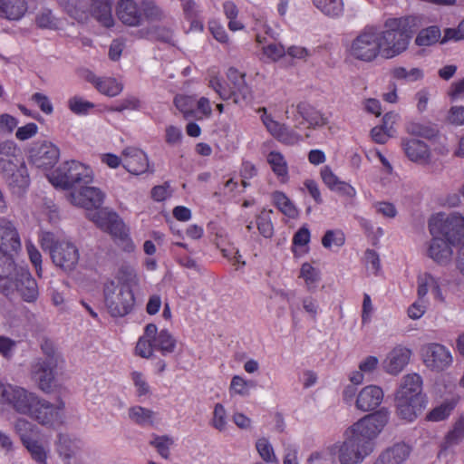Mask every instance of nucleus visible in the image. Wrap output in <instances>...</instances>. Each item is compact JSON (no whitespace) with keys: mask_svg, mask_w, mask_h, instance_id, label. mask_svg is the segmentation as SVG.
Returning a JSON list of instances; mask_svg holds the SVG:
<instances>
[{"mask_svg":"<svg viewBox=\"0 0 464 464\" xmlns=\"http://www.w3.org/2000/svg\"><path fill=\"white\" fill-rule=\"evenodd\" d=\"M103 192L88 185L82 184L71 193V201L73 205L92 210L88 218L102 230L109 233L116 245L123 251L131 253L135 245L130 237L129 228L116 212L101 208L103 203Z\"/></svg>","mask_w":464,"mask_h":464,"instance_id":"1","label":"nucleus"},{"mask_svg":"<svg viewBox=\"0 0 464 464\" xmlns=\"http://www.w3.org/2000/svg\"><path fill=\"white\" fill-rule=\"evenodd\" d=\"M390 419L387 409L368 414L346 430L347 438L339 446L340 464H361L375 448L374 440L386 426Z\"/></svg>","mask_w":464,"mask_h":464,"instance_id":"2","label":"nucleus"},{"mask_svg":"<svg viewBox=\"0 0 464 464\" xmlns=\"http://www.w3.org/2000/svg\"><path fill=\"white\" fill-rule=\"evenodd\" d=\"M0 405L27 415L42 425L54 427L63 422V404H52L23 387L4 383L1 380Z\"/></svg>","mask_w":464,"mask_h":464,"instance_id":"3","label":"nucleus"},{"mask_svg":"<svg viewBox=\"0 0 464 464\" xmlns=\"http://www.w3.org/2000/svg\"><path fill=\"white\" fill-rule=\"evenodd\" d=\"M417 18L412 15L385 20L383 30L378 29L382 56L391 59L404 53L416 31Z\"/></svg>","mask_w":464,"mask_h":464,"instance_id":"4","label":"nucleus"},{"mask_svg":"<svg viewBox=\"0 0 464 464\" xmlns=\"http://www.w3.org/2000/svg\"><path fill=\"white\" fill-rule=\"evenodd\" d=\"M14 291L27 303H34L39 296L37 282L29 270L17 269L10 262L6 267L0 266V292L8 297Z\"/></svg>","mask_w":464,"mask_h":464,"instance_id":"5","label":"nucleus"},{"mask_svg":"<svg viewBox=\"0 0 464 464\" xmlns=\"http://www.w3.org/2000/svg\"><path fill=\"white\" fill-rule=\"evenodd\" d=\"M40 244L50 253L53 263L65 272L73 271L80 259L78 247L69 240H59L55 235L44 231L40 235Z\"/></svg>","mask_w":464,"mask_h":464,"instance_id":"6","label":"nucleus"},{"mask_svg":"<svg viewBox=\"0 0 464 464\" xmlns=\"http://www.w3.org/2000/svg\"><path fill=\"white\" fill-rule=\"evenodd\" d=\"M116 14L123 24L130 27H138L143 21H160L162 18V11L151 0H142L140 3L120 0Z\"/></svg>","mask_w":464,"mask_h":464,"instance_id":"7","label":"nucleus"},{"mask_svg":"<svg viewBox=\"0 0 464 464\" xmlns=\"http://www.w3.org/2000/svg\"><path fill=\"white\" fill-rule=\"evenodd\" d=\"M227 78L232 84V88L228 89L218 75H210L209 77L208 86L218 94L220 99L224 101L232 99L236 104H241L251 99L252 91L246 82V73L235 67H229Z\"/></svg>","mask_w":464,"mask_h":464,"instance_id":"8","label":"nucleus"},{"mask_svg":"<svg viewBox=\"0 0 464 464\" xmlns=\"http://www.w3.org/2000/svg\"><path fill=\"white\" fill-rule=\"evenodd\" d=\"M104 304L112 317H124L135 304V296L131 287L126 283L110 280L103 286Z\"/></svg>","mask_w":464,"mask_h":464,"instance_id":"9","label":"nucleus"},{"mask_svg":"<svg viewBox=\"0 0 464 464\" xmlns=\"http://www.w3.org/2000/svg\"><path fill=\"white\" fill-rule=\"evenodd\" d=\"M48 178L56 188L75 189L82 184L92 183L93 173L89 166L77 160H69L63 162Z\"/></svg>","mask_w":464,"mask_h":464,"instance_id":"10","label":"nucleus"},{"mask_svg":"<svg viewBox=\"0 0 464 464\" xmlns=\"http://www.w3.org/2000/svg\"><path fill=\"white\" fill-rule=\"evenodd\" d=\"M347 56L354 60L371 63L382 55L378 28L366 25L350 43L346 49Z\"/></svg>","mask_w":464,"mask_h":464,"instance_id":"11","label":"nucleus"},{"mask_svg":"<svg viewBox=\"0 0 464 464\" xmlns=\"http://www.w3.org/2000/svg\"><path fill=\"white\" fill-rule=\"evenodd\" d=\"M41 349L46 357L39 358L34 362L32 365V375L43 392H50L55 382L59 355L50 340H44L41 344Z\"/></svg>","mask_w":464,"mask_h":464,"instance_id":"12","label":"nucleus"},{"mask_svg":"<svg viewBox=\"0 0 464 464\" xmlns=\"http://www.w3.org/2000/svg\"><path fill=\"white\" fill-rule=\"evenodd\" d=\"M431 236L439 235L454 246L464 244V217L459 214L437 213L429 220Z\"/></svg>","mask_w":464,"mask_h":464,"instance_id":"13","label":"nucleus"},{"mask_svg":"<svg viewBox=\"0 0 464 464\" xmlns=\"http://www.w3.org/2000/svg\"><path fill=\"white\" fill-rule=\"evenodd\" d=\"M15 430L31 458L37 464H47V450L38 440L37 428L27 420H18Z\"/></svg>","mask_w":464,"mask_h":464,"instance_id":"14","label":"nucleus"},{"mask_svg":"<svg viewBox=\"0 0 464 464\" xmlns=\"http://www.w3.org/2000/svg\"><path fill=\"white\" fill-rule=\"evenodd\" d=\"M60 150L48 140L36 141L29 150V160L38 169H52L58 161Z\"/></svg>","mask_w":464,"mask_h":464,"instance_id":"15","label":"nucleus"},{"mask_svg":"<svg viewBox=\"0 0 464 464\" xmlns=\"http://www.w3.org/2000/svg\"><path fill=\"white\" fill-rule=\"evenodd\" d=\"M261 120L267 131L279 142L285 145H295L299 143L303 137L296 130L289 128L285 123L276 121L270 114H267L266 109L263 107Z\"/></svg>","mask_w":464,"mask_h":464,"instance_id":"16","label":"nucleus"},{"mask_svg":"<svg viewBox=\"0 0 464 464\" xmlns=\"http://www.w3.org/2000/svg\"><path fill=\"white\" fill-rule=\"evenodd\" d=\"M0 174L12 194L23 196L26 193L30 186V176L25 162L3 170Z\"/></svg>","mask_w":464,"mask_h":464,"instance_id":"17","label":"nucleus"},{"mask_svg":"<svg viewBox=\"0 0 464 464\" xmlns=\"http://www.w3.org/2000/svg\"><path fill=\"white\" fill-rule=\"evenodd\" d=\"M423 362L428 368L440 372L452 362L450 352L442 344L429 343L422 348Z\"/></svg>","mask_w":464,"mask_h":464,"instance_id":"18","label":"nucleus"},{"mask_svg":"<svg viewBox=\"0 0 464 464\" xmlns=\"http://www.w3.org/2000/svg\"><path fill=\"white\" fill-rule=\"evenodd\" d=\"M121 155L123 157V168L133 175H140L149 169V159L147 154L136 147L125 148Z\"/></svg>","mask_w":464,"mask_h":464,"instance_id":"19","label":"nucleus"},{"mask_svg":"<svg viewBox=\"0 0 464 464\" xmlns=\"http://www.w3.org/2000/svg\"><path fill=\"white\" fill-rule=\"evenodd\" d=\"M21 248L20 236L14 224L5 218H0V251L10 255Z\"/></svg>","mask_w":464,"mask_h":464,"instance_id":"20","label":"nucleus"},{"mask_svg":"<svg viewBox=\"0 0 464 464\" xmlns=\"http://www.w3.org/2000/svg\"><path fill=\"white\" fill-rule=\"evenodd\" d=\"M453 246L439 235L432 236L427 255L439 265L446 266L452 260Z\"/></svg>","mask_w":464,"mask_h":464,"instance_id":"21","label":"nucleus"},{"mask_svg":"<svg viewBox=\"0 0 464 464\" xmlns=\"http://www.w3.org/2000/svg\"><path fill=\"white\" fill-rule=\"evenodd\" d=\"M429 292L432 294L436 301L445 302L440 279L430 273L424 272L417 276V295L419 299H424Z\"/></svg>","mask_w":464,"mask_h":464,"instance_id":"22","label":"nucleus"},{"mask_svg":"<svg viewBox=\"0 0 464 464\" xmlns=\"http://www.w3.org/2000/svg\"><path fill=\"white\" fill-rule=\"evenodd\" d=\"M422 379L417 373L407 374L403 377L396 395L413 401H426L421 393Z\"/></svg>","mask_w":464,"mask_h":464,"instance_id":"23","label":"nucleus"},{"mask_svg":"<svg viewBox=\"0 0 464 464\" xmlns=\"http://www.w3.org/2000/svg\"><path fill=\"white\" fill-rule=\"evenodd\" d=\"M411 356V351L402 345L395 346L383 362L386 372L396 375L408 364Z\"/></svg>","mask_w":464,"mask_h":464,"instance_id":"24","label":"nucleus"},{"mask_svg":"<svg viewBox=\"0 0 464 464\" xmlns=\"http://www.w3.org/2000/svg\"><path fill=\"white\" fill-rule=\"evenodd\" d=\"M382 400V389L376 385H368L358 393L355 403L358 410L370 411L376 409Z\"/></svg>","mask_w":464,"mask_h":464,"instance_id":"25","label":"nucleus"},{"mask_svg":"<svg viewBox=\"0 0 464 464\" xmlns=\"http://www.w3.org/2000/svg\"><path fill=\"white\" fill-rule=\"evenodd\" d=\"M84 78L88 82L92 83L99 92L109 97H115L123 90L122 83L112 77H99L94 72L87 71Z\"/></svg>","mask_w":464,"mask_h":464,"instance_id":"26","label":"nucleus"},{"mask_svg":"<svg viewBox=\"0 0 464 464\" xmlns=\"http://www.w3.org/2000/svg\"><path fill=\"white\" fill-rule=\"evenodd\" d=\"M24 159L20 149L13 140L0 142V172L24 163Z\"/></svg>","mask_w":464,"mask_h":464,"instance_id":"27","label":"nucleus"},{"mask_svg":"<svg viewBox=\"0 0 464 464\" xmlns=\"http://www.w3.org/2000/svg\"><path fill=\"white\" fill-rule=\"evenodd\" d=\"M401 147L411 161L423 164L430 160V149L424 141L416 139H402Z\"/></svg>","mask_w":464,"mask_h":464,"instance_id":"28","label":"nucleus"},{"mask_svg":"<svg viewBox=\"0 0 464 464\" xmlns=\"http://www.w3.org/2000/svg\"><path fill=\"white\" fill-rule=\"evenodd\" d=\"M411 447L404 442H398L386 449L374 464H402L411 454Z\"/></svg>","mask_w":464,"mask_h":464,"instance_id":"29","label":"nucleus"},{"mask_svg":"<svg viewBox=\"0 0 464 464\" xmlns=\"http://www.w3.org/2000/svg\"><path fill=\"white\" fill-rule=\"evenodd\" d=\"M30 0H0V17L8 21L21 20L28 10Z\"/></svg>","mask_w":464,"mask_h":464,"instance_id":"30","label":"nucleus"},{"mask_svg":"<svg viewBox=\"0 0 464 464\" xmlns=\"http://www.w3.org/2000/svg\"><path fill=\"white\" fill-rule=\"evenodd\" d=\"M297 113L308 123L312 129L320 128L327 124V118L316 108L306 102H301L296 105Z\"/></svg>","mask_w":464,"mask_h":464,"instance_id":"31","label":"nucleus"},{"mask_svg":"<svg viewBox=\"0 0 464 464\" xmlns=\"http://www.w3.org/2000/svg\"><path fill=\"white\" fill-rule=\"evenodd\" d=\"M395 401L398 416L407 421H413L426 406V401H413L398 396Z\"/></svg>","mask_w":464,"mask_h":464,"instance_id":"32","label":"nucleus"},{"mask_svg":"<svg viewBox=\"0 0 464 464\" xmlns=\"http://www.w3.org/2000/svg\"><path fill=\"white\" fill-rule=\"evenodd\" d=\"M266 161L281 184H285L289 181L288 164L281 152L276 150L270 151L266 156Z\"/></svg>","mask_w":464,"mask_h":464,"instance_id":"33","label":"nucleus"},{"mask_svg":"<svg viewBox=\"0 0 464 464\" xmlns=\"http://www.w3.org/2000/svg\"><path fill=\"white\" fill-rule=\"evenodd\" d=\"M156 334V324H149L144 329V334L137 342L135 353L141 358H150L152 356L154 348L153 336Z\"/></svg>","mask_w":464,"mask_h":464,"instance_id":"34","label":"nucleus"},{"mask_svg":"<svg viewBox=\"0 0 464 464\" xmlns=\"http://www.w3.org/2000/svg\"><path fill=\"white\" fill-rule=\"evenodd\" d=\"M111 4V0H92L91 5L92 15L107 28L113 25Z\"/></svg>","mask_w":464,"mask_h":464,"instance_id":"35","label":"nucleus"},{"mask_svg":"<svg viewBox=\"0 0 464 464\" xmlns=\"http://www.w3.org/2000/svg\"><path fill=\"white\" fill-rule=\"evenodd\" d=\"M63 10L77 22H83L88 17L89 5L84 0H58Z\"/></svg>","mask_w":464,"mask_h":464,"instance_id":"36","label":"nucleus"},{"mask_svg":"<svg viewBox=\"0 0 464 464\" xmlns=\"http://www.w3.org/2000/svg\"><path fill=\"white\" fill-rule=\"evenodd\" d=\"M153 342L155 351L160 352L164 356L172 353L177 346V340L168 329L158 332V328L156 327Z\"/></svg>","mask_w":464,"mask_h":464,"instance_id":"37","label":"nucleus"},{"mask_svg":"<svg viewBox=\"0 0 464 464\" xmlns=\"http://www.w3.org/2000/svg\"><path fill=\"white\" fill-rule=\"evenodd\" d=\"M271 198L274 206L285 216L293 219L298 217L297 208L285 192L276 190L271 194Z\"/></svg>","mask_w":464,"mask_h":464,"instance_id":"38","label":"nucleus"},{"mask_svg":"<svg viewBox=\"0 0 464 464\" xmlns=\"http://www.w3.org/2000/svg\"><path fill=\"white\" fill-rule=\"evenodd\" d=\"M299 277L304 279L307 291L314 293L321 280V273L318 268L308 262H304L301 266Z\"/></svg>","mask_w":464,"mask_h":464,"instance_id":"39","label":"nucleus"},{"mask_svg":"<svg viewBox=\"0 0 464 464\" xmlns=\"http://www.w3.org/2000/svg\"><path fill=\"white\" fill-rule=\"evenodd\" d=\"M155 415L153 411L138 405L129 410L130 419L141 427L153 426Z\"/></svg>","mask_w":464,"mask_h":464,"instance_id":"40","label":"nucleus"},{"mask_svg":"<svg viewBox=\"0 0 464 464\" xmlns=\"http://www.w3.org/2000/svg\"><path fill=\"white\" fill-rule=\"evenodd\" d=\"M254 387V382L248 381L240 375H234L230 381L228 390L230 396L247 397L250 395V390Z\"/></svg>","mask_w":464,"mask_h":464,"instance_id":"41","label":"nucleus"},{"mask_svg":"<svg viewBox=\"0 0 464 464\" xmlns=\"http://www.w3.org/2000/svg\"><path fill=\"white\" fill-rule=\"evenodd\" d=\"M441 36L440 29L437 25H431L419 32L415 38L418 46H430L436 44Z\"/></svg>","mask_w":464,"mask_h":464,"instance_id":"42","label":"nucleus"},{"mask_svg":"<svg viewBox=\"0 0 464 464\" xmlns=\"http://www.w3.org/2000/svg\"><path fill=\"white\" fill-rule=\"evenodd\" d=\"M313 3L316 8L328 16L337 17L343 11L342 0H313Z\"/></svg>","mask_w":464,"mask_h":464,"instance_id":"43","label":"nucleus"},{"mask_svg":"<svg viewBox=\"0 0 464 464\" xmlns=\"http://www.w3.org/2000/svg\"><path fill=\"white\" fill-rule=\"evenodd\" d=\"M391 75L397 81L416 82L423 78V72L419 68L407 70L405 67L398 66L391 71Z\"/></svg>","mask_w":464,"mask_h":464,"instance_id":"44","label":"nucleus"},{"mask_svg":"<svg viewBox=\"0 0 464 464\" xmlns=\"http://www.w3.org/2000/svg\"><path fill=\"white\" fill-rule=\"evenodd\" d=\"M464 440V414L460 415L445 437L448 446L458 445Z\"/></svg>","mask_w":464,"mask_h":464,"instance_id":"45","label":"nucleus"},{"mask_svg":"<svg viewBox=\"0 0 464 464\" xmlns=\"http://www.w3.org/2000/svg\"><path fill=\"white\" fill-rule=\"evenodd\" d=\"M95 107L94 103L81 96H73L68 100V108L75 115H87Z\"/></svg>","mask_w":464,"mask_h":464,"instance_id":"46","label":"nucleus"},{"mask_svg":"<svg viewBox=\"0 0 464 464\" xmlns=\"http://www.w3.org/2000/svg\"><path fill=\"white\" fill-rule=\"evenodd\" d=\"M173 102L185 118L194 116L195 98L193 96L177 94Z\"/></svg>","mask_w":464,"mask_h":464,"instance_id":"47","label":"nucleus"},{"mask_svg":"<svg viewBox=\"0 0 464 464\" xmlns=\"http://www.w3.org/2000/svg\"><path fill=\"white\" fill-rule=\"evenodd\" d=\"M455 408L453 401H444L440 405L432 409L426 416L429 421H441L446 420Z\"/></svg>","mask_w":464,"mask_h":464,"instance_id":"48","label":"nucleus"},{"mask_svg":"<svg viewBox=\"0 0 464 464\" xmlns=\"http://www.w3.org/2000/svg\"><path fill=\"white\" fill-rule=\"evenodd\" d=\"M77 448L76 441L72 440L69 436L59 434L57 441V451L59 455L64 459H71Z\"/></svg>","mask_w":464,"mask_h":464,"instance_id":"49","label":"nucleus"},{"mask_svg":"<svg viewBox=\"0 0 464 464\" xmlns=\"http://www.w3.org/2000/svg\"><path fill=\"white\" fill-rule=\"evenodd\" d=\"M345 243V235L341 229H329L322 237V245L325 248L341 247Z\"/></svg>","mask_w":464,"mask_h":464,"instance_id":"50","label":"nucleus"},{"mask_svg":"<svg viewBox=\"0 0 464 464\" xmlns=\"http://www.w3.org/2000/svg\"><path fill=\"white\" fill-rule=\"evenodd\" d=\"M141 107V102L137 96L127 95L123 99L118 101L110 108L111 111L122 112L124 111H139Z\"/></svg>","mask_w":464,"mask_h":464,"instance_id":"51","label":"nucleus"},{"mask_svg":"<svg viewBox=\"0 0 464 464\" xmlns=\"http://www.w3.org/2000/svg\"><path fill=\"white\" fill-rule=\"evenodd\" d=\"M271 213V210H264L256 218L257 229L259 233L266 238L272 237L274 234V227L270 217Z\"/></svg>","mask_w":464,"mask_h":464,"instance_id":"52","label":"nucleus"},{"mask_svg":"<svg viewBox=\"0 0 464 464\" xmlns=\"http://www.w3.org/2000/svg\"><path fill=\"white\" fill-rule=\"evenodd\" d=\"M173 440L167 436H159L154 435L153 440L150 441V444L155 447L158 453L163 458V459H169V447L173 444Z\"/></svg>","mask_w":464,"mask_h":464,"instance_id":"53","label":"nucleus"},{"mask_svg":"<svg viewBox=\"0 0 464 464\" xmlns=\"http://www.w3.org/2000/svg\"><path fill=\"white\" fill-rule=\"evenodd\" d=\"M256 448L258 451L260 457L266 462H278L272 445L269 443L268 440L266 438H260L257 440L256 443Z\"/></svg>","mask_w":464,"mask_h":464,"instance_id":"54","label":"nucleus"},{"mask_svg":"<svg viewBox=\"0 0 464 464\" xmlns=\"http://www.w3.org/2000/svg\"><path fill=\"white\" fill-rule=\"evenodd\" d=\"M311 234L310 230L306 227H300L294 235L292 239V251L295 256H297L296 247L306 246L310 242Z\"/></svg>","mask_w":464,"mask_h":464,"instance_id":"55","label":"nucleus"},{"mask_svg":"<svg viewBox=\"0 0 464 464\" xmlns=\"http://www.w3.org/2000/svg\"><path fill=\"white\" fill-rule=\"evenodd\" d=\"M211 425L219 431L226 429L227 426V411L223 404L217 403L213 411V418Z\"/></svg>","mask_w":464,"mask_h":464,"instance_id":"56","label":"nucleus"},{"mask_svg":"<svg viewBox=\"0 0 464 464\" xmlns=\"http://www.w3.org/2000/svg\"><path fill=\"white\" fill-rule=\"evenodd\" d=\"M35 23L37 26L42 29H55L57 27L56 18L49 9L43 10L39 13L35 17Z\"/></svg>","mask_w":464,"mask_h":464,"instance_id":"57","label":"nucleus"},{"mask_svg":"<svg viewBox=\"0 0 464 464\" xmlns=\"http://www.w3.org/2000/svg\"><path fill=\"white\" fill-rule=\"evenodd\" d=\"M152 42L173 44V32L166 26H152Z\"/></svg>","mask_w":464,"mask_h":464,"instance_id":"58","label":"nucleus"},{"mask_svg":"<svg viewBox=\"0 0 464 464\" xmlns=\"http://www.w3.org/2000/svg\"><path fill=\"white\" fill-rule=\"evenodd\" d=\"M406 130L409 134L424 138H430L434 135V130L431 127L419 122H410Z\"/></svg>","mask_w":464,"mask_h":464,"instance_id":"59","label":"nucleus"},{"mask_svg":"<svg viewBox=\"0 0 464 464\" xmlns=\"http://www.w3.org/2000/svg\"><path fill=\"white\" fill-rule=\"evenodd\" d=\"M26 250L29 259L35 268L38 276H42V255L37 247L32 243H26Z\"/></svg>","mask_w":464,"mask_h":464,"instance_id":"60","label":"nucleus"},{"mask_svg":"<svg viewBox=\"0 0 464 464\" xmlns=\"http://www.w3.org/2000/svg\"><path fill=\"white\" fill-rule=\"evenodd\" d=\"M320 176L324 184L333 190L336 185L341 181L340 179L334 173L330 166H324L320 170Z\"/></svg>","mask_w":464,"mask_h":464,"instance_id":"61","label":"nucleus"},{"mask_svg":"<svg viewBox=\"0 0 464 464\" xmlns=\"http://www.w3.org/2000/svg\"><path fill=\"white\" fill-rule=\"evenodd\" d=\"M38 132V126L34 122H29L17 128L15 137L18 140L24 141L34 137Z\"/></svg>","mask_w":464,"mask_h":464,"instance_id":"62","label":"nucleus"},{"mask_svg":"<svg viewBox=\"0 0 464 464\" xmlns=\"http://www.w3.org/2000/svg\"><path fill=\"white\" fill-rule=\"evenodd\" d=\"M18 125V121L15 117L3 113L0 115V133L11 134Z\"/></svg>","mask_w":464,"mask_h":464,"instance_id":"63","label":"nucleus"},{"mask_svg":"<svg viewBox=\"0 0 464 464\" xmlns=\"http://www.w3.org/2000/svg\"><path fill=\"white\" fill-rule=\"evenodd\" d=\"M32 101L39 107V109L45 114H52L53 111V104L50 99L44 93L35 92L32 95Z\"/></svg>","mask_w":464,"mask_h":464,"instance_id":"64","label":"nucleus"}]
</instances>
